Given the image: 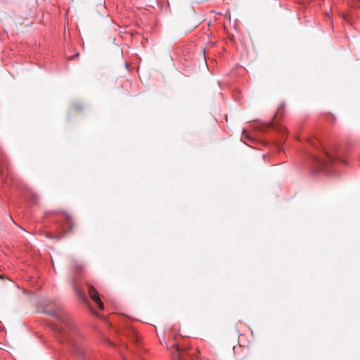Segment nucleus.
Segmentation results:
<instances>
[{"label":"nucleus","mask_w":360,"mask_h":360,"mask_svg":"<svg viewBox=\"0 0 360 360\" xmlns=\"http://www.w3.org/2000/svg\"><path fill=\"white\" fill-rule=\"evenodd\" d=\"M89 287V294L91 298L94 301V302L98 305L100 309H104V304L101 300L99 297L98 293L97 290L92 286L91 285H88Z\"/></svg>","instance_id":"20e7f679"},{"label":"nucleus","mask_w":360,"mask_h":360,"mask_svg":"<svg viewBox=\"0 0 360 360\" xmlns=\"http://www.w3.org/2000/svg\"><path fill=\"white\" fill-rule=\"evenodd\" d=\"M45 312L49 315L56 318L60 322H61V326H60V328L58 329L61 338L64 341L75 344L77 338L79 335V332L74 321L67 316L60 314L55 309L46 310Z\"/></svg>","instance_id":"f03ea898"},{"label":"nucleus","mask_w":360,"mask_h":360,"mask_svg":"<svg viewBox=\"0 0 360 360\" xmlns=\"http://www.w3.org/2000/svg\"><path fill=\"white\" fill-rule=\"evenodd\" d=\"M309 143L317 152V154L310 155V161L316 167L317 171H326L329 164L333 162L335 160L342 161L339 155L328 152L318 140L311 139Z\"/></svg>","instance_id":"f257e3e1"},{"label":"nucleus","mask_w":360,"mask_h":360,"mask_svg":"<svg viewBox=\"0 0 360 360\" xmlns=\"http://www.w3.org/2000/svg\"><path fill=\"white\" fill-rule=\"evenodd\" d=\"M170 349L172 348H174L175 349V351L177 352V354L176 356V360H184L183 359V357L181 356V354H180V349H179V347L178 345V344L176 342H174L170 347Z\"/></svg>","instance_id":"39448f33"},{"label":"nucleus","mask_w":360,"mask_h":360,"mask_svg":"<svg viewBox=\"0 0 360 360\" xmlns=\"http://www.w3.org/2000/svg\"><path fill=\"white\" fill-rule=\"evenodd\" d=\"M242 139H250V136H249V134L247 130L245 129H243V132H242Z\"/></svg>","instance_id":"0eeeda50"},{"label":"nucleus","mask_w":360,"mask_h":360,"mask_svg":"<svg viewBox=\"0 0 360 360\" xmlns=\"http://www.w3.org/2000/svg\"><path fill=\"white\" fill-rule=\"evenodd\" d=\"M284 113V105H281L279 106L275 116H274V120H277L279 117L281 116H283Z\"/></svg>","instance_id":"423d86ee"},{"label":"nucleus","mask_w":360,"mask_h":360,"mask_svg":"<svg viewBox=\"0 0 360 360\" xmlns=\"http://www.w3.org/2000/svg\"><path fill=\"white\" fill-rule=\"evenodd\" d=\"M64 217L65 219V223L68 226L67 232L72 233L74 227H75V222H74V220H73L72 216L67 212H64ZM65 233H66V231H64L62 233H60L56 234V235L48 233L46 235V237L51 238V239L60 240L61 238H63L64 237Z\"/></svg>","instance_id":"7ed1b4c3"}]
</instances>
